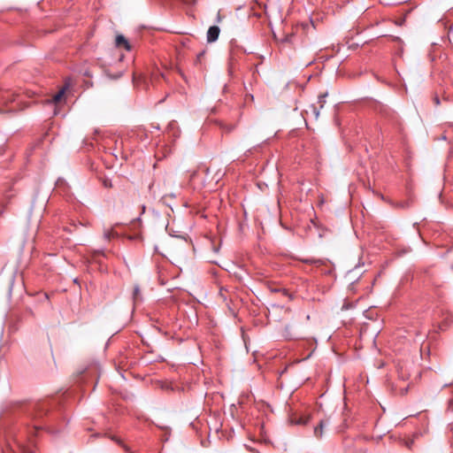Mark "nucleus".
I'll return each mask as SVG.
<instances>
[{
  "label": "nucleus",
  "mask_w": 453,
  "mask_h": 453,
  "mask_svg": "<svg viewBox=\"0 0 453 453\" xmlns=\"http://www.w3.org/2000/svg\"><path fill=\"white\" fill-rule=\"evenodd\" d=\"M310 108L315 118L318 119L319 116V110L318 109V107H316L315 105H311Z\"/></svg>",
  "instance_id": "nucleus-11"
},
{
  "label": "nucleus",
  "mask_w": 453,
  "mask_h": 453,
  "mask_svg": "<svg viewBox=\"0 0 453 453\" xmlns=\"http://www.w3.org/2000/svg\"><path fill=\"white\" fill-rule=\"evenodd\" d=\"M282 42L284 43H289L294 44L295 43V35L294 34H288L283 39Z\"/></svg>",
  "instance_id": "nucleus-8"
},
{
  "label": "nucleus",
  "mask_w": 453,
  "mask_h": 453,
  "mask_svg": "<svg viewBox=\"0 0 453 453\" xmlns=\"http://www.w3.org/2000/svg\"><path fill=\"white\" fill-rule=\"evenodd\" d=\"M104 186L105 188H111V180H105L104 181Z\"/></svg>",
  "instance_id": "nucleus-13"
},
{
  "label": "nucleus",
  "mask_w": 453,
  "mask_h": 453,
  "mask_svg": "<svg viewBox=\"0 0 453 453\" xmlns=\"http://www.w3.org/2000/svg\"><path fill=\"white\" fill-rule=\"evenodd\" d=\"M133 298L134 302L141 300V291L139 286L135 285L133 291Z\"/></svg>",
  "instance_id": "nucleus-7"
},
{
  "label": "nucleus",
  "mask_w": 453,
  "mask_h": 453,
  "mask_svg": "<svg viewBox=\"0 0 453 453\" xmlns=\"http://www.w3.org/2000/svg\"><path fill=\"white\" fill-rule=\"evenodd\" d=\"M111 439L113 441H116L119 445H120L127 453H131V452H129V448L126 444H124L120 439H119L116 436H111Z\"/></svg>",
  "instance_id": "nucleus-9"
},
{
  "label": "nucleus",
  "mask_w": 453,
  "mask_h": 453,
  "mask_svg": "<svg viewBox=\"0 0 453 453\" xmlns=\"http://www.w3.org/2000/svg\"><path fill=\"white\" fill-rule=\"evenodd\" d=\"M435 103H436V104H439V100H438V98H436V99H435Z\"/></svg>",
  "instance_id": "nucleus-18"
},
{
  "label": "nucleus",
  "mask_w": 453,
  "mask_h": 453,
  "mask_svg": "<svg viewBox=\"0 0 453 453\" xmlns=\"http://www.w3.org/2000/svg\"><path fill=\"white\" fill-rule=\"evenodd\" d=\"M65 89H66V87H64L56 95H54V96H53L54 103H58L62 99V97L65 92Z\"/></svg>",
  "instance_id": "nucleus-6"
},
{
  "label": "nucleus",
  "mask_w": 453,
  "mask_h": 453,
  "mask_svg": "<svg viewBox=\"0 0 453 453\" xmlns=\"http://www.w3.org/2000/svg\"><path fill=\"white\" fill-rule=\"evenodd\" d=\"M299 260L304 264L312 265L316 266L317 268L325 266L328 263L327 259H320V258H314V257L300 258Z\"/></svg>",
  "instance_id": "nucleus-2"
},
{
  "label": "nucleus",
  "mask_w": 453,
  "mask_h": 453,
  "mask_svg": "<svg viewBox=\"0 0 453 453\" xmlns=\"http://www.w3.org/2000/svg\"><path fill=\"white\" fill-rule=\"evenodd\" d=\"M326 94H325V95H320V96H319V101H318V103L319 104V105H320L319 107H320V108H323L324 104L326 103Z\"/></svg>",
  "instance_id": "nucleus-12"
},
{
  "label": "nucleus",
  "mask_w": 453,
  "mask_h": 453,
  "mask_svg": "<svg viewBox=\"0 0 453 453\" xmlns=\"http://www.w3.org/2000/svg\"><path fill=\"white\" fill-rule=\"evenodd\" d=\"M21 100V95L16 90L10 88H0V112H14L26 108Z\"/></svg>",
  "instance_id": "nucleus-1"
},
{
  "label": "nucleus",
  "mask_w": 453,
  "mask_h": 453,
  "mask_svg": "<svg viewBox=\"0 0 453 453\" xmlns=\"http://www.w3.org/2000/svg\"><path fill=\"white\" fill-rule=\"evenodd\" d=\"M111 236V233L110 231H107V232L104 233V238L106 240H110Z\"/></svg>",
  "instance_id": "nucleus-14"
},
{
  "label": "nucleus",
  "mask_w": 453,
  "mask_h": 453,
  "mask_svg": "<svg viewBox=\"0 0 453 453\" xmlns=\"http://www.w3.org/2000/svg\"><path fill=\"white\" fill-rule=\"evenodd\" d=\"M328 424V420H321L319 424L314 427V436L318 439L322 438L324 427Z\"/></svg>",
  "instance_id": "nucleus-5"
},
{
  "label": "nucleus",
  "mask_w": 453,
  "mask_h": 453,
  "mask_svg": "<svg viewBox=\"0 0 453 453\" xmlns=\"http://www.w3.org/2000/svg\"><path fill=\"white\" fill-rule=\"evenodd\" d=\"M449 409L453 411V400L449 401Z\"/></svg>",
  "instance_id": "nucleus-16"
},
{
  "label": "nucleus",
  "mask_w": 453,
  "mask_h": 453,
  "mask_svg": "<svg viewBox=\"0 0 453 453\" xmlns=\"http://www.w3.org/2000/svg\"><path fill=\"white\" fill-rule=\"evenodd\" d=\"M115 43L117 47H123L126 50H130V44L124 35H119L116 36Z\"/></svg>",
  "instance_id": "nucleus-4"
},
{
  "label": "nucleus",
  "mask_w": 453,
  "mask_h": 453,
  "mask_svg": "<svg viewBox=\"0 0 453 453\" xmlns=\"http://www.w3.org/2000/svg\"><path fill=\"white\" fill-rule=\"evenodd\" d=\"M181 1L187 4H193L195 3V0H181Z\"/></svg>",
  "instance_id": "nucleus-15"
},
{
  "label": "nucleus",
  "mask_w": 453,
  "mask_h": 453,
  "mask_svg": "<svg viewBox=\"0 0 453 453\" xmlns=\"http://www.w3.org/2000/svg\"><path fill=\"white\" fill-rule=\"evenodd\" d=\"M290 329H291V327H290V326H286V328H285V336H286V337H288L289 339H296V338H298V337H299V334H291V333H289V330H290Z\"/></svg>",
  "instance_id": "nucleus-10"
},
{
  "label": "nucleus",
  "mask_w": 453,
  "mask_h": 453,
  "mask_svg": "<svg viewBox=\"0 0 453 453\" xmlns=\"http://www.w3.org/2000/svg\"><path fill=\"white\" fill-rule=\"evenodd\" d=\"M273 291H274V292H280V291H282L284 295H287V291H286V289L280 290V289H277V288H275V289H273Z\"/></svg>",
  "instance_id": "nucleus-17"
},
{
  "label": "nucleus",
  "mask_w": 453,
  "mask_h": 453,
  "mask_svg": "<svg viewBox=\"0 0 453 453\" xmlns=\"http://www.w3.org/2000/svg\"><path fill=\"white\" fill-rule=\"evenodd\" d=\"M219 32H220V29L219 27H217V26L210 27L207 31V41L209 42H215L219 38Z\"/></svg>",
  "instance_id": "nucleus-3"
}]
</instances>
